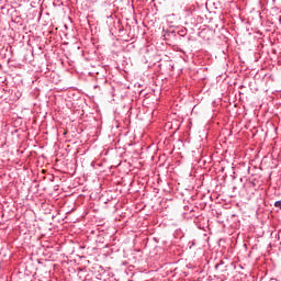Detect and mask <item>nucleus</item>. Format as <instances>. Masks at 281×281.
<instances>
[{
	"label": "nucleus",
	"mask_w": 281,
	"mask_h": 281,
	"mask_svg": "<svg viewBox=\"0 0 281 281\" xmlns=\"http://www.w3.org/2000/svg\"><path fill=\"white\" fill-rule=\"evenodd\" d=\"M274 207H279V210H281V201H277V202L274 203Z\"/></svg>",
	"instance_id": "1"
}]
</instances>
